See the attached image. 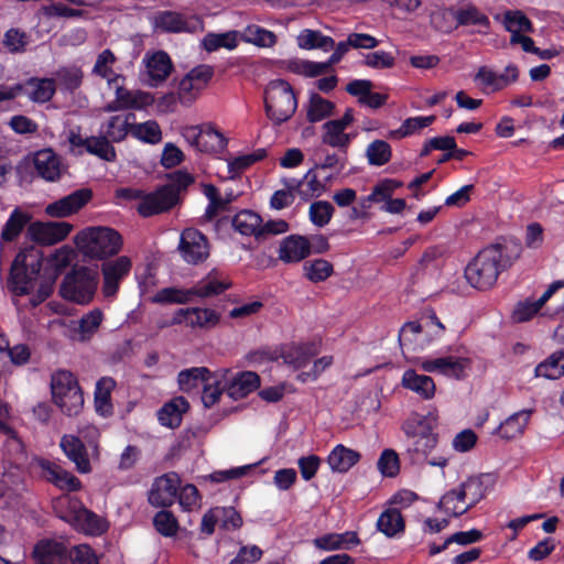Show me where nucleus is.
Masks as SVG:
<instances>
[{
  "instance_id": "34",
  "label": "nucleus",
  "mask_w": 564,
  "mask_h": 564,
  "mask_svg": "<svg viewBox=\"0 0 564 564\" xmlns=\"http://www.w3.org/2000/svg\"><path fill=\"white\" fill-rule=\"evenodd\" d=\"M262 218L257 213L243 209L237 213L232 218L234 228L243 236H254L261 239Z\"/></svg>"
},
{
  "instance_id": "13",
  "label": "nucleus",
  "mask_w": 564,
  "mask_h": 564,
  "mask_svg": "<svg viewBox=\"0 0 564 564\" xmlns=\"http://www.w3.org/2000/svg\"><path fill=\"white\" fill-rule=\"evenodd\" d=\"M94 193L88 187H83L48 204L45 214L52 218H65L78 213L91 199Z\"/></svg>"
},
{
  "instance_id": "30",
  "label": "nucleus",
  "mask_w": 564,
  "mask_h": 564,
  "mask_svg": "<svg viewBox=\"0 0 564 564\" xmlns=\"http://www.w3.org/2000/svg\"><path fill=\"white\" fill-rule=\"evenodd\" d=\"M30 220L31 216L28 213L20 210L18 207L14 208L1 230L0 246L3 242L15 241Z\"/></svg>"
},
{
  "instance_id": "19",
  "label": "nucleus",
  "mask_w": 564,
  "mask_h": 564,
  "mask_svg": "<svg viewBox=\"0 0 564 564\" xmlns=\"http://www.w3.org/2000/svg\"><path fill=\"white\" fill-rule=\"evenodd\" d=\"M318 352L319 349L315 343H303L284 346L280 356L284 364L294 369H301L317 356Z\"/></svg>"
},
{
  "instance_id": "29",
  "label": "nucleus",
  "mask_w": 564,
  "mask_h": 564,
  "mask_svg": "<svg viewBox=\"0 0 564 564\" xmlns=\"http://www.w3.org/2000/svg\"><path fill=\"white\" fill-rule=\"evenodd\" d=\"M532 413L533 410H521L511 414L499 425L500 436L505 440L520 437L524 433Z\"/></svg>"
},
{
  "instance_id": "33",
  "label": "nucleus",
  "mask_w": 564,
  "mask_h": 564,
  "mask_svg": "<svg viewBox=\"0 0 564 564\" xmlns=\"http://www.w3.org/2000/svg\"><path fill=\"white\" fill-rule=\"evenodd\" d=\"M335 108L333 101L325 99L317 93H311L306 105V119L311 123L319 122L333 116Z\"/></svg>"
},
{
  "instance_id": "27",
  "label": "nucleus",
  "mask_w": 564,
  "mask_h": 564,
  "mask_svg": "<svg viewBox=\"0 0 564 564\" xmlns=\"http://www.w3.org/2000/svg\"><path fill=\"white\" fill-rule=\"evenodd\" d=\"M260 386V377L253 371H242L237 375L227 388L228 395L234 400L246 398Z\"/></svg>"
},
{
  "instance_id": "48",
  "label": "nucleus",
  "mask_w": 564,
  "mask_h": 564,
  "mask_svg": "<svg viewBox=\"0 0 564 564\" xmlns=\"http://www.w3.org/2000/svg\"><path fill=\"white\" fill-rule=\"evenodd\" d=\"M83 77V70L77 66L61 67L56 72L55 83L62 90L73 94L82 86Z\"/></svg>"
},
{
  "instance_id": "50",
  "label": "nucleus",
  "mask_w": 564,
  "mask_h": 564,
  "mask_svg": "<svg viewBox=\"0 0 564 564\" xmlns=\"http://www.w3.org/2000/svg\"><path fill=\"white\" fill-rule=\"evenodd\" d=\"M304 275L313 283L326 281L333 273V264L325 259H315L304 262Z\"/></svg>"
},
{
  "instance_id": "35",
  "label": "nucleus",
  "mask_w": 564,
  "mask_h": 564,
  "mask_svg": "<svg viewBox=\"0 0 564 564\" xmlns=\"http://www.w3.org/2000/svg\"><path fill=\"white\" fill-rule=\"evenodd\" d=\"M116 387V381L110 377H102L96 383L95 408L102 416L112 414L111 391Z\"/></svg>"
},
{
  "instance_id": "17",
  "label": "nucleus",
  "mask_w": 564,
  "mask_h": 564,
  "mask_svg": "<svg viewBox=\"0 0 564 564\" xmlns=\"http://www.w3.org/2000/svg\"><path fill=\"white\" fill-rule=\"evenodd\" d=\"M232 286L231 280L217 269H213L194 285L195 296L207 299L217 296Z\"/></svg>"
},
{
  "instance_id": "16",
  "label": "nucleus",
  "mask_w": 564,
  "mask_h": 564,
  "mask_svg": "<svg viewBox=\"0 0 564 564\" xmlns=\"http://www.w3.org/2000/svg\"><path fill=\"white\" fill-rule=\"evenodd\" d=\"M34 564H62L68 557L64 543L53 539H43L36 542L32 551Z\"/></svg>"
},
{
  "instance_id": "38",
  "label": "nucleus",
  "mask_w": 564,
  "mask_h": 564,
  "mask_svg": "<svg viewBox=\"0 0 564 564\" xmlns=\"http://www.w3.org/2000/svg\"><path fill=\"white\" fill-rule=\"evenodd\" d=\"M377 529L388 538L403 532L405 523L400 510L395 508L384 510L377 520Z\"/></svg>"
},
{
  "instance_id": "62",
  "label": "nucleus",
  "mask_w": 564,
  "mask_h": 564,
  "mask_svg": "<svg viewBox=\"0 0 564 564\" xmlns=\"http://www.w3.org/2000/svg\"><path fill=\"white\" fill-rule=\"evenodd\" d=\"M503 23L506 30L511 34H513V32H533L532 22L521 11H508L505 14Z\"/></svg>"
},
{
  "instance_id": "42",
  "label": "nucleus",
  "mask_w": 564,
  "mask_h": 564,
  "mask_svg": "<svg viewBox=\"0 0 564 564\" xmlns=\"http://www.w3.org/2000/svg\"><path fill=\"white\" fill-rule=\"evenodd\" d=\"M116 62L117 57L115 56L113 52L109 48H106L97 55L91 73L102 79H107L108 84L111 85L121 78V75L116 74L112 69V65Z\"/></svg>"
},
{
  "instance_id": "56",
  "label": "nucleus",
  "mask_w": 564,
  "mask_h": 564,
  "mask_svg": "<svg viewBox=\"0 0 564 564\" xmlns=\"http://www.w3.org/2000/svg\"><path fill=\"white\" fill-rule=\"evenodd\" d=\"M316 170L318 169L313 166L302 177L303 192H301V199L304 202L313 197H319L326 191V184L318 180L315 172Z\"/></svg>"
},
{
  "instance_id": "37",
  "label": "nucleus",
  "mask_w": 564,
  "mask_h": 564,
  "mask_svg": "<svg viewBox=\"0 0 564 564\" xmlns=\"http://www.w3.org/2000/svg\"><path fill=\"white\" fill-rule=\"evenodd\" d=\"M535 377L556 380L564 376V350L554 351L534 369Z\"/></svg>"
},
{
  "instance_id": "60",
  "label": "nucleus",
  "mask_w": 564,
  "mask_h": 564,
  "mask_svg": "<svg viewBox=\"0 0 564 564\" xmlns=\"http://www.w3.org/2000/svg\"><path fill=\"white\" fill-rule=\"evenodd\" d=\"M169 182L163 186H167L172 194H175V202H180V193L185 191L194 183V177L186 171L177 170L167 174Z\"/></svg>"
},
{
  "instance_id": "64",
  "label": "nucleus",
  "mask_w": 564,
  "mask_h": 564,
  "mask_svg": "<svg viewBox=\"0 0 564 564\" xmlns=\"http://www.w3.org/2000/svg\"><path fill=\"white\" fill-rule=\"evenodd\" d=\"M378 469L386 477H394L399 474L400 460L394 449H383L378 459Z\"/></svg>"
},
{
  "instance_id": "40",
  "label": "nucleus",
  "mask_w": 564,
  "mask_h": 564,
  "mask_svg": "<svg viewBox=\"0 0 564 564\" xmlns=\"http://www.w3.org/2000/svg\"><path fill=\"white\" fill-rule=\"evenodd\" d=\"M51 390L53 400H57L65 394L76 390H82L77 378L67 370H59L52 376Z\"/></svg>"
},
{
  "instance_id": "14",
  "label": "nucleus",
  "mask_w": 564,
  "mask_h": 564,
  "mask_svg": "<svg viewBox=\"0 0 564 564\" xmlns=\"http://www.w3.org/2000/svg\"><path fill=\"white\" fill-rule=\"evenodd\" d=\"M177 205L175 194L167 186H159L151 193H145L137 206L138 214L143 218L170 212Z\"/></svg>"
},
{
  "instance_id": "18",
  "label": "nucleus",
  "mask_w": 564,
  "mask_h": 564,
  "mask_svg": "<svg viewBox=\"0 0 564 564\" xmlns=\"http://www.w3.org/2000/svg\"><path fill=\"white\" fill-rule=\"evenodd\" d=\"M311 254L308 238L300 235L285 237L279 248V259L285 263H296Z\"/></svg>"
},
{
  "instance_id": "4",
  "label": "nucleus",
  "mask_w": 564,
  "mask_h": 564,
  "mask_svg": "<svg viewBox=\"0 0 564 564\" xmlns=\"http://www.w3.org/2000/svg\"><path fill=\"white\" fill-rule=\"evenodd\" d=\"M297 97L284 79L271 80L264 89V110L274 126H281L295 113Z\"/></svg>"
},
{
  "instance_id": "24",
  "label": "nucleus",
  "mask_w": 564,
  "mask_h": 564,
  "mask_svg": "<svg viewBox=\"0 0 564 564\" xmlns=\"http://www.w3.org/2000/svg\"><path fill=\"white\" fill-rule=\"evenodd\" d=\"M359 452L343 444L336 445L327 456V464L334 473L345 474L360 460Z\"/></svg>"
},
{
  "instance_id": "59",
  "label": "nucleus",
  "mask_w": 564,
  "mask_h": 564,
  "mask_svg": "<svg viewBox=\"0 0 564 564\" xmlns=\"http://www.w3.org/2000/svg\"><path fill=\"white\" fill-rule=\"evenodd\" d=\"M54 403L61 409V411L67 416H76L79 414L84 406V395L82 390H76L69 394H65Z\"/></svg>"
},
{
  "instance_id": "32",
  "label": "nucleus",
  "mask_w": 564,
  "mask_h": 564,
  "mask_svg": "<svg viewBox=\"0 0 564 564\" xmlns=\"http://www.w3.org/2000/svg\"><path fill=\"white\" fill-rule=\"evenodd\" d=\"M207 379H213L212 372L206 367H193L180 371L177 383L181 391L189 393L203 387Z\"/></svg>"
},
{
  "instance_id": "21",
  "label": "nucleus",
  "mask_w": 564,
  "mask_h": 564,
  "mask_svg": "<svg viewBox=\"0 0 564 564\" xmlns=\"http://www.w3.org/2000/svg\"><path fill=\"white\" fill-rule=\"evenodd\" d=\"M20 85L22 86V95L37 104L50 101L56 91V83L53 78L31 77L20 83Z\"/></svg>"
},
{
  "instance_id": "7",
  "label": "nucleus",
  "mask_w": 564,
  "mask_h": 564,
  "mask_svg": "<svg viewBox=\"0 0 564 564\" xmlns=\"http://www.w3.org/2000/svg\"><path fill=\"white\" fill-rule=\"evenodd\" d=\"M75 530L89 535H100L107 530L104 520L94 511L87 509L77 498L66 499V511L59 516Z\"/></svg>"
},
{
  "instance_id": "2",
  "label": "nucleus",
  "mask_w": 564,
  "mask_h": 564,
  "mask_svg": "<svg viewBox=\"0 0 564 564\" xmlns=\"http://www.w3.org/2000/svg\"><path fill=\"white\" fill-rule=\"evenodd\" d=\"M437 415L433 412L420 414L412 412L403 421L401 430L411 440L406 454L412 464H420L427 459L429 454L438 443Z\"/></svg>"
},
{
  "instance_id": "47",
  "label": "nucleus",
  "mask_w": 564,
  "mask_h": 564,
  "mask_svg": "<svg viewBox=\"0 0 564 564\" xmlns=\"http://www.w3.org/2000/svg\"><path fill=\"white\" fill-rule=\"evenodd\" d=\"M202 44L207 52H215L221 47L234 50L238 46V32L208 33L204 36Z\"/></svg>"
},
{
  "instance_id": "46",
  "label": "nucleus",
  "mask_w": 564,
  "mask_h": 564,
  "mask_svg": "<svg viewBox=\"0 0 564 564\" xmlns=\"http://www.w3.org/2000/svg\"><path fill=\"white\" fill-rule=\"evenodd\" d=\"M131 135L144 143L158 144L162 140V130L155 120H148L142 123L132 121Z\"/></svg>"
},
{
  "instance_id": "49",
  "label": "nucleus",
  "mask_w": 564,
  "mask_h": 564,
  "mask_svg": "<svg viewBox=\"0 0 564 564\" xmlns=\"http://www.w3.org/2000/svg\"><path fill=\"white\" fill-rule=\"evenodd\" d=\"M368 164L372 166H382L390 162L392 158V148L384 140H373L366 149Z\"/></svg>"
},
{
  "instance_id": "8",
  "label": "nucleus",
  "mask_w": 564,
  "mask_h": 564,
  "mask_svg": "<svg viewBox=\"0 0 564 564\" xmlns=\"http://www.w3.org/2000/svg\"><path fill=\"white\" fill-rule=\"evenodd\" d=\"M132 261L128 256H119L115 259L102 261L100 271L102 274V294L106 299L115 297L122 281L130 274Z\"/></svg>"
},
{
  "instance_id": "54",
  "label": "nucleus",
  "mask_w": 564,
  "mask_h": 564,
  "mask_svg": "<svg viewBox=\"0 0 564 564\" xmlns=\"http://www.w3.org/2000/svg\"><path fill=\"white\" fill-rule=\"evenodd\" d=\"M454 18L458 25H479L486 29L490 25L489 18L473 4L456 10Z\"/></svg>"
},
{
  "instance_id": "28",
  "label": "nucleus",
  "mask_w": 564,
  "mask_h": 564,
  "mask_svg": "<svg viewBox=\"0 0 564 564\" xmlns=\"http://www.w3.org/2000/svg\"><path fill=\"white\" fill-rule=\"evenodd\" d=\"M488 478V475L471 476L458 486L469 510L486 497L488 488L485 479Z\"/></svg>"
},
{
  "instance_id": "44",
  "label": "nucleus",
  "mask_w": 564,
  "mask_h": 564,
  "mask_svg": "<svg viewBox=\"0 0 564 564\" xmlns=\"http://www.w3.org/2000/svg\"><path fill=\"white\" fill-rule=\"evenodd\" d=\"M435 121V116H417L405 119L402 124L389 132L391 139H403L410 137L422 129L431 126Z\"/></svg>"
},
{
  "instance_id": "57",
  "label": "nucleus",
  "mask_w": 564,
  "mask_h": 564,
  "mask_svg": "<svg viewBox=\"0 0 564 564\" xmlns=\"http://www.w3.org/2000/svg\"><path fill=\"white\" fill-rule=\"evenodd\" d=\"M156 26L172 33L188 31L187 22L183 15L172 11L160 13L156 18Z\"/></svg>"
},
{
  "instance_id": "45",
  "label": "nucleus",
  "mask_w": 564,
  "mask_h": 564,
  "mask_svg": "<svg viewBox=\"0 0 564 564\" xmlns=\"http://www.w3.org/2000/svg\"><path fill=\"white\" fill-rule=\"evenodd\" d=\"M86 151L106 162H115L117 160L116 149L105 134L88 137Z\"/></svg>"
},
{
  "instance_id": "9",
  "label": "nucleus",
  "mask_w": 564,
  "mask_h": 564,
  "mask_svg": "<svg viewBox=\"0 0 564 564\" xmlns=\"http://www.w3.org/2000/svg\"><path fill=\"white\" fill-rule=\"evenodd\" d=\"M208 238L198 229L189 227L181 232L178 251L189 264H199L209 257Z\"/></svg>"
},
{
  "instance_id": "5",
  "label": "nucleus",
  "mask_w": 564,
  "mask_h": 564,
  "mask_svg": "<svg viewBox=\"0 0 564 564\" xmlns=\"http://www.w3.org/2000/svg\"><path fill=\"white\" fill-rule=\"evenodd\" d=\"M99 274L96 269L75 265L65 274L59 288L63 299L79 304H89L96 294Z\"/></svg>"
},
{
  "instance_id": "26",
  "label": "nucleus",
  "mask_w": 564,
  "mask_h": 564,
  "mask_svg": "<svg viewBox=\"0 0 564 564\" xmlns=\"http://www.w3.org/2000/svg\"><path fill=\"white\" fill-rule=\"evenodd\" d=\"M189 409L184 397H177L165 403L158 412V419L164 426L175 429L181 425L182 415Z\"/></svg>"
},
{
  "instance_id": "36",
  "label": "nucleus",
  "mask_w": 564,
  "mask_h": 564,
  "mask_svg": "<svg viewBox=\"0 0 564 564\" xmlns=\"http://www.w3.org/2000/svg\"><path fill=\"white\" fill-rule=\"evenodd\" d=\"M135 120L133 112L127 113L124 117L112 116L107 121L105 135L112 143L121 142L126 139L128 133L131 134L132 121Z\"/></svg>"
},
{
  "instance_id": "1",
  "label": "nucleus",
  "mask_w": 564,
  "mask_h": 564,
  "mask_svg": "<svg viewBox=\"0 0 564 564\" xmlns=\"http://www.w3.org/2000/svg\"><path fill=\"white\" fill-rule=\"evenodd\" d=\"M522 246L512 240L502 239L484 247L467 263L464 276L477 291H489L503 272L512 268L520 258Z\"/></svg>"
},
{
  "instance_id": "22",
  "label": "nucleus",
  "mask_w": 564,
  "mask_h": 564,
  "mask_svg": "<svg viewBox=\"0 0 564 564\" xmlns=\"http://www.w3.org/2000/svg\"><path fill=\"white\" fill-rule=\"evenodd\" d=\"M143 62L153 86L163 83L173 69L171 57L164 51H156L151 55L147 54Z\"/></svg>"
},
{
  "instance_id": "39",
  "label": "nucleus",
  "mask_w": 564,
  "mask_h": 564,
  "mask_svg": "<svg viewBox=\"0 0 564 564\" xmlns=\"http://www.w3.org/2000/svg\"><path fill=\"white\" fill-rule=\"evenodd\" d=\"M227 144L228 140L213 124H203L199 152L208 154L220 153L226 149Z\"/></svg>"
},
{
  "instance_id": "6",
  "label": "nucleus",
  "mask_w": 564,
  "mask_h": 564,
  "mask_svg": "<svg viewBox=\"0 0 564 564\" xmlns=\"http://www.w3.org/2000/svg\"><path fill=\"white\" fill-rule=\"evenodd\" d=\"M33 251V248L20 250L11 264L8 282L15 295H28L34 289L33 281L40 273L42 261L35 256L31 262H28V257L32 256Z\"/></svg>"
},
{
  "instance_id": "23",
  "label": "nucleus",
  "mask_w": 564,
  "mask_h": 564,
  "mask_svg": "<svg viewBox=\"0 0 564 564\" xmlns=\"http://www.w3.org/2000/svg\"><path fill=\"white\" fill-rule=\"evenodd\" d=\"M360 544V539L355 531L344 533H327L314 539V545L324 551L350 550Z\"/></svg>"
},
{
  "instance_id": "61",
  "label": "nucleus",
  "mask_w": 564,
  "mask_h": 564,
  "mask_svg": "<svg viewBox=\"0 0 564 564\" xmlns=\"http://www.w3.org/2000/svg\"><path fill=\"white\" fill-rule=\"evenodd\" d=\"M246 40L257 46L272 47L276 43V35L272 31L252 25L246 30Z\"/></svg>"
},
{
  "instance_id": "41",
  "label": "nucleus",
  "mask_w": 564,
  "mask_h": 564,
  "mask_svg": "<svg viewBox=\"0 0 564 564\" xmlns=\"http://www.w3.org/2000/svg\"><path fill=\"white\" fill-rule=\"evenodd\" d=\"M437 506L446 514L455 518L460 517L467 511H469L468 506L465 499L463 498L458 487L446 491L442 496Z\"/></svg>"
},
{
  "instance_id": "43",
  "label": "nucleus",
  "mask_w": 564,
  "mask_h": 564,
  "mask_svg": "<svg viewBox=\"0 0 564 564\" xmlns=\"http://www.w3.org/2000/svg\"><path fill=\"white\" fill-rule=\"evenodd\" d=\"M195 296L194 286L189 289L164 288L153 297V303L159 304H186L193 301Z\"/></svg>"
},
{
  "instance_id": "11",
  "label": "nucleus",
  "mask_w": 564,
  "mask_h": 564,
  "mask_svg": "<svg viewBox=\"0 0 564 564\" xmlns=\"http://www.w3.org/2000/svg\"><path fill=\"white\" fill-rule=\"evenodd\" d=\"M180 485V476L174 471L156 477L149 491V503L156 508L171 507L176 500Z\"/></svg>"
},
{
  "instance_id": "15",
  "label": "nucleus",
  "mask_w": 564,
  "mask_h": 564,
  "mask_svg": "<svg viewBox=\"0 0 564 564\" xmlns=\"http://www.w3.org/2000/svg\"><path fill=\"white\" fill-rule=\"evenodd\" d=\"M59 447L64 455L75 464L78 473L88 474L91 471L87 447L78 436L74 434L63 435Z\"/></svg>"
},
{
  "instance_id": "25",
  "label": "nucleus",
  "mask_w": 564,
  "mask_h": 564,
  "mask_svg": "<svg viewBox=\"0 0 564 564\" xmlns=\"http://www.w3.org/2000/svg\"><path fill=\"white\" fill-rule=\"evenodd\" d=\"M403 388L415 392L424 400H431L435 395V382L426 375H419L414 369H408L402 376Z\"/></svg>"
},
{
  "instance_id": "20",
  "label": "nucleus",
  "mask_w": 564,
  "mask_h": 564,
  "mask_svg": "<svg viewBox=\"0 0 564 564\" xmlns=\"http://www.w3.org/2000/svg\"><path fill=\"white\" fill-rule=\"evenodd\" d=\"M33 164L37 175L46 182H56L61 178V160L52 149L37 151Z\"/></svg>"
},
{
  "instance_id": "58",
  "label": "nucleus",
  "mask_w": 564,
  "mask_h": 564,
  "mask_svg": "<svg viewBox=\"0 0 564 564\" xmlns=\"http://www.w3.org/2000/svg\"><path fill=\"white\" fill-rule=\"evenodd\" d=\"M335 208L334 206L327 202V200H317L311 204L308 215L310 220L313 225L317 227H324L326 226L333 215H334Z\"/></svg>"
},
{
  "instance_id": "53",
  "label": "nucleus",
  "mask_w": 564,
  "mask_h": 564,
  "mask_svg": "<svg viewBox=\"0 0 564 564\" xmlns=\"http://www.w3.org/2000/svg\"><path fill=\"white\" fill-rule=\"evenodd\" d=\"M403 186V183L395 178L380 180L373 187L371 193L366 196V200L375 203H386L397 189Z\"/></svg>"
},
{
  "instance_id": "3",
  "label": "nucleus",
  "mask_w": 564,
  "mask_h": 564,
  "mask_svg": "<svg viewBox=\"0 0 564 564\" xmlns=\"http://www.w3.org/2000/svg\"><path fill=\"white\" fill-rule=\"evenodd\" d=\"M75 245L85 258L106 261L121 251L123 239L113 228L88 227L76 235Z\"/></svg>"
},
{
  "instance_id": "31",
  "label": "nucleus",
  "mask_w": 564,
  "mask_h": 564,
  "mask_svg": "<svg viewBox=\"0 0 564 564\" xmlns=\"http://www.w3.org/2000/svg\"><path fill=\"white\" fill-rule=\"evenodd\" d=\"M296 40L299 47L307 51L318 48L324 52H328L335 46L334 39L328 35H324L318 30L304 29L299 33Z\"/></svg>"
},
{
  "instance_id": "12",
  "label": "nucleus",
  "mask_w": 564,
  "mask_h": 564,
  "mask_svg": "<svg viewBox=\"0 0 564 564\" xmlns=\"http://www.w3.org/2000/svg\"><path fill=\"white\" fill-rule=\"evenodd\" d=\"M73 229L66 221H34L29 224L26 237L42 246H53L64 240Z\"/></svg>"
},
{
  "instance_id": "63",
  "label": "nucleus",
  "mask_w": 564,
  "mask_h": 564,
  "mask_svg": "<svg viewBox=\"0 0 564 564\" xmlns=\"http://www.w3.org/2000/svg\"><path fill=\"white\" fill-rule=\"evenodd\" d=\"M204 89L184 76L178 84V101L185 107L192 106Z\"/></svg>"
},
{
  "instance_id": "52",
  "label": "nucleus",
  "mask_w": 564,
  "mask_h": 564,
  "mask_svg": "<svg viewBox=\"0 0 564 564\" xmlns=\"http://www.w3.org/2000/svg\"><path fill=\"white\" fill-rule=\"evenodd\" d=\"M192 315L188 321V327L191 328H214L220 322V315L215 310L191 307Z\"/></svg>"
},
{
  "instance_id": "10",
  "label": "nucleus",
  "mask_w": 564,
  "mask_h": 564,
  "mask_svg": "<svg viewBox=\"0 0 564 564\" xmlns=\"http://www.w3.org/2000/svg\"><path fill=\"white\" fill-rule=\"evenodd\" d=\"M34 464L40 468V476L62 491L75 492L82 489V481L70 471L64 469L55 462L43 457L34 458Z\"/></svg>"
},
{
  "instance_id": "55",
  "label": "nucleus",
  "mask_w": 564,
  "mask_h": 564,
  "mask_svg": "<svg viewBox=\"0 0 564 564\" xmlns=\"http://www.w3.org/2000/svg\"><path fill=\"white\" fill-rule=\"evenodd\" d=\"M152 522L154 529L165 538L175 536L180 529L177 518L172 511L169 510L158 511L154 514Z\"/></svg>"
},
{
  "instance_id": "51",
  "label": "nucleus",
  "mask_w": 564,
  "mask_h": 564,
  "mask_svg": "<svg viewBox=\"0 0 564 564\" xmlns=\"http://www.w3.org/2000/svg\"><path fill=\"white\" fill-rule=\"evenodd\" d=\"M30 42L31 36L18 28L7 30L2 40L3 46L11 54L24 53Z\"/></svg>"
}]
</instances>
